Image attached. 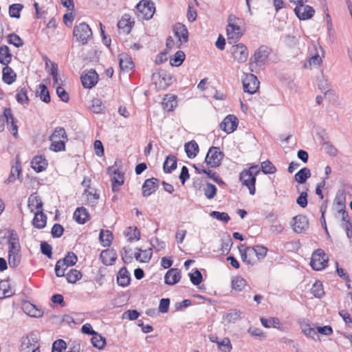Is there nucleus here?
<instances>
[{
	"instance_id": "59",
	"label": "nucleus",
	"mask_w": 352,
	"mask_h": 352,
	"mask_svg": "<svg viewBox=\"0 0 352 352\" xmlns=\"http://www.w3.org/2000/svg\"><path fill=\"white\" fill-rule=\"evenodd\" d=\"M69 267L66 263H63L62 259H59L55 265V274L57 277L65 276V272Z\"/></svg>"
},
{
	"instance_id": "30",
	"label": "nucleus",
	"mask_w": 352,
	"mask_h": 352,
	"mask_svg": "<svg viewBox=\"0 0 352 352\" xmlns=\"http://www.w3.org/2000/svg\"><path fill=\"white\" fill-rule=\"evenodd\" d=\"M177 105V97L174 95H166L162 102V107L167 111H172Z\"/></svg>"
},
{
	"instance_id": "43",
	"label": "nucleus",
	"mask_w": 352,
	"mask_h": 352,
	"mask_svg": "<svg viewBox=\"0 0 352 352\" xmlns=\"http://www.w3.org/2000/svg\"><path fill=\"white\" fill-rule=\"evenodd\" d=\"M65 276L68 283H75L82 278V274L79 270L72 269L66 274H65Z\"/></svg>"
},
{
	"instance_id": "16",
	"label": "nucleus",
	"mask_w": 352,
	"mask_h": 352,
	"mask_svg": "<svg viewBox=\"0 0 352 352\" xmlns=\"http://www.w3.org/2000/svg\"><path fill=\"white\" fill-rule=\"evenodd\" d=\"M4 116L7 122L8 129L12 131L14 137H18V126L16 125V119L12 114V111L10 108L4 109Z\"/></svg>"
},
{
	"instance_id": "6",
	"label": "nucleus",
	"mask_w": 352,
	"mask_h": 352,
	"mask_svg": "<svg viewBox=\"0 0 352 352\" xmlns=\"http://www.w3.org/2000/svg\"><path fill=\"white\" fill-rule=\"evenodd\" d=\"M328 261L324 251L322 249H317L312 254L310 265L313 270L320 271L327 267Z\"/></svg>"
},
{
	"instance_id": "14",
	"label": "nucleus",
	"mask_w": 352,
	"mask_h": 352,
	"mask_svg": "<svg viewBox=\"0 0 352 352\" xmlns=\"http://www.w3.org/2000/svg\"><path fill=\"white\" fill-rule=\"evenodd\" d=\"M238 124L239 120L235 116L228 115L220 123L219 127L226 133H231L236 129Z\"/></svg>"
},
{
	"instance_id": "28",
	"label": "nucleus",
	"mask_w": 352,
	"mask_h": 352,
	"mask_svg": "<svg viewBox=\"0 0 352 352\" xmlns=\"http://www.w3.org/2000/svg\"><path fill=\"white\" fill-rule=\"evenodd\" d=\"M184 150L188 157L192 159L197 155L199 148L197 142L192 140L185 144Z\"/></svg>"
},
{
	"instance_id": "34",
	"label": "nucleus",
	"mask_w": 352,
	"mask_h": 352,
	"mask_svg": "<svg viewBox=\"0 0 352 352\" xmlns=\"http://www.w3.org/2000/svg\"><path fill=\"white\" fill-rule=\"evenodd\" d=\"M311 170L307 167H304L298 170L294 175V179L298 184H303L307 179L311 177Z\"/></svg>"
},
{
	"instance_id": "45",
	"label": "nucleus",
	"mask_w": 352,
	"mask_h": 352,
	"mask_svg": "<svg viewBox=\"0 0 352 352\" xmlns=\"http://www.w3.org/2000/svg\"><path fill=\"white\" fill-rule=\"evenodd\" d=\"M50 140H68L66 131L63 127H56L52 134L50 136Z\"/></svg>"
},
{
	"instance_id": "10",
	"label": "nucleus",
	"mask_w": 352,
	"mask_h": 352,
	"mask_svg": "<svg viewBox=\"0 0 352 352\" xmlns=\"http://www.w3.org/2000/svg\"><path fill=\"white\" fill-rule=\"evenodd\" d=\"M272 52V49L267 45H261L255 52L254 55L250 58V64L263 63L268 58L269 55Z\"/></svg>"
},
{
	"instance_id": "3",
	"label": "nucleus",
	"mask_w": 352,
	"mask_h": 352,
	"mask_svg": "<svg viewBox=\"0 0 352 352\" xmlns=\"http://www.w3.org/2000/svg\"><path fill=\"white\" fill-rule=\"evenodd\" d=\"M138 16L143 20L151 19L155 12V3L151 0H141L136 6Z\"/></svg>"
},
{
	"instance_id": "64",
	"label": "nucleus",
	"mask_w": 352,
	"mask_h": 352,
	"mask_svg": "<svg viewBox=\"0 0 352 352\" xmlns=\"http://www.w3.org/2000/svg\"><path fill=\"white\" fill-rule=\"evenodd\" d=\"M345 201L346 197L344 192L341 190H338L336 193L334 202L340 206V208L345 209Z\"/></svg>"
},
{
	"instance_id": "8",
	"label": "nucleus",
	"mask_w": 352,
	"mask_h": 352,
	"mask_svg": "<svg viewBox=\"0 0 352 352\" xmlns=\"http://www.w3.org/2000/svg\"><path fill=\"white\" fill-rule=\"evenodd\" d=\"M23 352H41L39 340L34 333H30L23 338L21 345Z\"/></svg>"
},
{
	"instance_id": "27",
	"label": "nucleus",
	"mask_w": 352,
	"mask_h": 352,
	"mask_svg": "<svg viewBox=\"0 0 352 352\" xmlns=\"http://www.w3.org/2000/svg\"><path fill=\"white\" fill-rule=\"evenodd\" d=\"M119 65L121 70L128 72L134 67V63L131 57L126 54L119 56Z\"/></svg>"
},
{
	"instance_id": "46",
	"label": "nucleus",
	"mask_w": 352,
	"mask_h": 352,
	"mask_svg": "<svg viewBox=\"0 0 352 352\" xmlns=\"http://www.w3.org/2000/svg\"><path fill=\"white\" fill-rule=\"evenodd\" d=\"M52 142L50 146V150L54 152H60L65 151V142L67 140H50Z\"/></svg>"
},
{
	"instance_id": "50",
	"label": "nucleus",
	"mask_w": 352,
	"mask_h": 352,
	"mask_svg": "<svg viewBox=\"0 0 352 352\" xmlns=\"http://www.w3.org/2000/svg\"><path fill=\"white\" fill-rule=\"evenodd\" d=\"M300 328L302 329V331L305 335L314 339V336L316 335V331H315L314 328L311 327V324L309 323L308 320H303L300 323Z\"/></svg>"
},
{
	"instance_id": "33",
	"label": "nucleus",
	"mask_w": 352,
	"mask_h": 352,
	"mask_svg": "<svg viewBox=\"0 0 352 352\" xmlns=\"http://www.w3.org/2000/svg\"><path fill=\"white\" fill-rule=\"evenodd\" d=\"M152 254V248L144 250L138 249V252L135 253V258L141 263H148L151 258Z\"/></svg>"
},
{
	"instance_id": "47",
	"label": "nucleus",
	"mask_w": 352,
	"mask_h": 352,
	"mask_svg": "<svg viewBox=\"0 0 352 352\" xmlns=\"http://www.w3.org/2000/svg\"><path fill=\"white\" fill-rule=\"evenodd\" d=\"M125 235L130 242L134 240L138 241L140 239V231L137 227H129L125 232Z\"/></svg>"
},
{
	"instance_id": "20",
	"label": "nucleus",
	"mask_w": 352,
	"mask_h": 352,
	"mask_svg": "<svg viewBox=\"0 0 352 352\" xmlns=\"http://www.w3.org/2000/svg\"><path fill=\"white\" fill-rule=\"evenodd\" d=\"M181 278V271L177 268H170L164 276V283L168 285L177 283Z\"/></svg>"
},
{
	"instance_id": "24",
	"label": "nucleus",
	"mask_w": 352,
	"mask_h": 352,
	"mask_svg": "<svg viewBox=\"0 0 352 352\" xmlns=\"http://www.w3.org/2000/svg\"><path fill=\"white\" fill-rule=\"evenodd\" d=\"M100 258L104 265H111L115 263L117 255L114 250L107 249L101 252Z\"/></svg>"
},
{
	"instance_id": "25",
	"label": "nucleus",
	"mask_w": 352,
	"mask_h": 352,
	"mask_svg": "<svg viewBox=\"0 0 352 352\" xmlns=\"http://www.w3.org/2000/svg\"><path fill=\"white\" fill-rule=\"evenodd\" d=\"M47 223V215L43 210H38L34 212V217L32 219V225L38 229L44 228Z\"/></svg>"
},
{
	"instance_id": "22",
	"label": "nucleus",
	"mask_w": 352,
	"mask_h": 352,
	"mask_svg": "<svg viewBox=\"0 0 352 352\" xmlns=\"http://www.w3.org/2000/svg\"><path fill=\"white\" fill-rule=\"evenodd\" d=\"M131 275L126 267H122L117 274V283L118 285L126 287L130 284Z\"/></svg>"
},
{
	"instance_id": "17",
	"label": "nucleus",
	"mask_w": 352,
	"mask_h": 352,
	"mask_svg": "<svg viewBox=\"0 0 352 352\" xmlns=\"http://www.w3.org/2000/svg\"><path fill=\"white\" fill-rule=\"evenodd\" d=\"M173 32L175 36L178 38V41L180 43L179 45L188 42V32L186 27L184 24L181 23H177L173 26ZM178 47H179L180 46Z\"/></svg>"
},
{
	"instance_id": "2",
	"label": "nucleus",
	"mask_w": 352,
	"mask_h": 352,
	"mask_svg": "<svg viewBox=\"0 0 352 352\" xmlns=\"http://www.w3.org/2000/svg\"><path fill=\"white\" fill-rule=\"evenodd\" d=\"M240 21L241 19L234 14L228 16L226 32L228 41L230 44L236 43L244 34V31L241 28Z\"/></svg>"
},
{
	"instance_id": "42",
	"label": "nucleus",
	"mask_w": 352,
	"mask_h": 352,
	"mask_svg": "<svg viewBox=\"0 0 352 352\" xmlns=\"http://www.w3.org/2000/svg\"><path fill=\"white\" fill-rule=\"evenodd\" d=\"M16 101L22 104H28L30 102V99L28 96V89L25 87H23L19 90H17V93L16 94Z\"/></svg>"
},
{
	"instance_id": "36",
	"label": "nucleus",
	"mask_w": 352,
	"mask_h": 352,
	"mask_svg": "<svg viewBox=\"0 0 352 352\" xmlns=\"http://www.w3.org/2000/svg\"><path fill=\"white\" fill-rule=\"evenodd\" d=\"M36 96H39L40 99L45 102L49 103L51 100L49 90L44 84H40L36 91Z\"/></svg>"
},
{
	"instance_id": "53",
	"label": "nucleus",
	"mask_w": 352,
	"mask_h": 352,
	"mask_svg": "<svg viewBox=\"0 0 352 352\" xmlns=\"http://www.w3.org/2000/svg\"><path fill=\"white\" fill-rule=\"evenodd\" d=\"M260 170L264 174H273L276 172V166L268 160L261 163V168Z\"/></svg>"
},
{
	"instance_id": "13",
	"label": "nucleus",
	"mask_w": 352,
	"mask_h": 352,
	"mask_svg": "<svg viewBox=\"0 0 352 352\" xmlns=\"http://www.w3.org/2000/svg\"><path fill=\"white\" fill-rule=\"evenodd\" d=\"M294 13L300 20H307L311 19L314 13L315 10L313 7L305 5V3H300L296 5L294 9Z\"/></svg>"
},
{
	"instance_id": "23",
	"label": "nucleus",
	"mask_w": 352,
	"mask_h": 352,
	"mask_svg": "<svg viewBox=\"0 0 352 352\" xmlns=\"http://www.w3.org/2000/svg\"><path fill=\"white\" fill-rule=\"evenodd\" d=\"M88 210L84 207H79L74 212L73 218L79 224H85L89 219Z\"/></svg>"
},
{
	"instance_id": "12",
	"label": "nucleus",
	"mask_w": 352,
	"mask_h": 352,
	"mask_svg": "<svg viewBox=\"0 0 352 352\" xmlns=\"http://www.w3.org/2000/svg\"><path fill=\"white\" fill-rule=\"evenodd\" d=\"M231 54L234 60L239 63H245L248 57L247 47L243 43L233 45L230 48Z\"/></svg>"
},
{
	"instance_id": "7",
	"label": "nucleus",
	"mask_w": 352,
	"mask_h": 352,
	"mask_svg": "<svg viewBox=\"0 0 352 352\" xmlns=\"http://www.w3.org/2000/svg\"><path fill=\"white\" fill-rule=\"evenodd\" d=\"M117 162H115L113 166L107 168L108 174L113 175L111 178L112 191L116 192L120 190L118 186H122L124 182V174L120 171L119 168H116Z\"/></svg>"
},
{
	"instance_id": "39",
	"label": "nucleus",
	"mask_w": 352,
	"mask_h": 352,
	"mask_svg": "<svg viewBox=\"0 0 352 352\" xmlns=\"http://www.w3.org/2000/svg\"><path fill=\"white\" fill-rule=\"evenodd\" d=\"M28 207L30 208L31 212L34 210H43V202L38 196L33 197L31 195L28 199Z\"/></svg>"
},
{
	"instance_id": "49",
	"label": "nucleus",
	"mask_w": 352,
	"mask_h": 352,
	"mask_svg": "<svg viewBox=\"0 0 352 352\" xmlns=\"http://www.w3.org/2000/svg\"><path fill=\"white\" fill-rule=\"evenodd\" d=\"M21 254L20 252L8 254V264L11 268H16L21 262Z\"/></svg>"
},
{
	"instance_id": "15",
	"label": "nucleus",
	"mask_w": 352,
	"mask_h": 352,
	"mask_svg": "<svg viewBox=\"0 0 352 352\" xmlns=\"http://www.w3.org/2000/svg\"><path fill=\"white\" fill-rule=\"evenodd\" d=\"M160 181L157 178L151 177L144 181L142 190L143 197H147L159 188Z\"/></svg>"
},
{
	"instance_id": "48",
	"label": "nucleus",
	"mask_w": 352,
	"mask_h": 352,
	"mask_svg": "<svg viewBox=\"0 0 352 352\" xmlns=\"http://www.w3.org/2000/svg\"><path fill=\"white\" fill-rule=\"evenodd\" d=\"M245 286H247V282L241 276H236L232 280V289L236 291L241 292Z\"/></svg>"
},
{
	"instance_id": "60",
	"label": "nucleus",
	"mask_w": 352,
	"mask_h": 352,
	"mask_svg": "<svg viewBox=\"0 0 352 352\" xmlns=\"http://www.w3.org/2000/svg\"><path fill=\"white\" fill-rule=\"evenodd\" d=\"M8 43L12 44L16 47H22L24 45V42L22 38L14 33H11L8 35Z\"/></svg>"
},
{
	"instance_id": "26",
	"label": "nucleus",
	"mask_w": 352,
	"mask_h": 352,
	"mask_svg": "<svg viewBox=\"0 0 352 352\" xmlns=\"http://www.w3.org/2000/svg\"><path fill=\"white\" fill-rule=\"evenodd\" d=\"M16 79V74L14 72V70L8 66V65H5V67L2 69V80L3 81L8 84H12Z\"/></svg>"
},
{
	"instance_id": "41",
	"label": "nucleus",
	"mask_w": 352,
	"mask_h": 352,
	"mask_svg": "<svg viewBox=\"0 0 352 352\" xmlns=\"http://www.w3.org/2000/svg\"><path fill=\"white\" fill-rule=\"evenodd\" d=\"M311 293L317 298H322L324 296L323 285L320 280H316L313 284Z\"/></svg>"
},
{
	"instance_id": "44",
	"label": "nucleus",
	"mask_w": 352,
	"mask_h": 352,
	"mask_svg": "<svg viewBox=\"0 0 352 352\" xmlns=\"http://www.w3.org/2000/svg\"><path fill=\"white\" fill-rule=\"evenodd\" d=\"M91 340L94 346L98 349H102L106 345V339L97 332L92 336Z\"/></svg>"
},
{
	"instance_id": "4",
	"label": "nucleus",
	"mask_w": 352,
	"mask_h": 352,
	"mask_svg": "<svg viewBox=\"0 0 352 352\" xmlns=\"http://www.w3.org/2000/svg\"><path fill=\"white\" fill-rule=\"evenodd\" d=\"M223 156V153L219 147L211 146L206 154L204 162L208 168H217L221 165Z\"/></svg>"
},
{
	"instance_id": "61",
	"label": "nucleus",
	"mask_w": 352,
	"mask_h": 352,
	"mask_svg": "<svg viewBox=\"0 0 352 352\" xmlns=\"http://www.w3.org/2000/svg\"><path fill=\"white\" fill-rule=\"evenodd\" d=\"M219 349L223 352H230L232 346L228 338H223L221 341L217 342Z\"/></svg>"
},
{
	"instance_id": "18",
	"label": "nucleus",
	"mask_w": 352,
	"mask_h": 352,
	"mask_svg": "<svg viewBox=\"0 0 352 352\" xmlns=\"http://www.w3.org/2000/svg\"><path fill=\"white\" fill-rule=\"evenodd\" d=\"M293 230L296 233H301L308 228V220L305 215H297L293 218Z\"/></svg>"
},
{
	"instance_id": "56",
	"label": "nucleus",
	"mask_w": 352,
	"mask_h": 352,
	"mask_svg": "<svg viewBox=\"0 0 352 352\" xmlns=\"http://www.w3.org/2000/svg\"><path fill=\"white\" fill-rule=\"evenodd\" d=\"M63 263H66L67 266L72 267L76 265L78 261L76 254L73 252H68L65 256L62 258Z\"/></svg>"
},
{
	"instance_id": "1",
	"label": "nucleus",
	"mask_w": 352,
	"mask_h": 352,
	"mask_svg": "<svg viewBox=\"0 0 352 352\" xmlns=\"http://www.w3.org/2000/svg\"><path fill=\"white\" fill-rule=\"evenodd\" d=\"M261 172L258 165H251L248 168L243 169L239 174V181L246 186L251 195L256 193V175Z\"/></svg>"
},
{
	"instance_id": "31",
	"label": "nucleus",
	"mask_w": 352,
	"mask_h": 352,
	"mask_svg": "<svg viewBox=\"0 0 352 352\" xmlns=\"http://www.w3.org/2000/svg\"><path fill=\"white\" fill-rule=\"evenodd\" d=\"M177 168V158L175 155H169L166 157L164 164L163 170L166 173H171Z\"/></svg>"
},
{
	"instance_id": "63",
	"label": "nucleus",
	"mask_w": 352,
	"mask_h": 352,
	"mask_svg": "<svg viewBox=\"0 0 352 352\" xmlns=\"http://www.w3.org/2000/svg\"><path fill=\"white\" fill-rule=\"evenodd\" d=\"M67 347V344L65 340L58 339L54 342L52 344V352H63V349Z\"/></svg>"
},
{
	"instance_id": "51",
	"label": "nucleus",
	"mask_w": 352,
	"mask_h": 352,
	"mask_svg": "<svg viewBox=\"0 0 352 352\" xmlns=\"http://www.w3.org/2000/svg\"><path fill=\"white\" fill-rule=\"evenodd\" d=\"M204 195L207 199H212L216 196L217 188L214 184L207 183L206 186L204 188Z\"/></svg>"
},
{
	"instance_id": "21",
	"label": "nucleus",
	"mask_w": 352,
	"mask_h": 352,
	"mask_svg": "<svg viewBox=\"0 0 352 352\" xmlns=\"http://www.w3.org/2000/svg\"><path fill=\"white\" fill-rule=\"evenodd\" d=\"M8 254L21 251L19 239L14 230H12L8 236Z\"/></svg>"
},
{
	"instance_id": "58",
	"label": "nucleus",
	"mask_w": 352,
	"mask_h": 352,
	"mask_svg": "<svg viewBox=\"0 0 352 352\" xmlns=\"http://www.w3.org/2000/svg\"><path fill=\"white\" fill-rule=\"evenodd\" d=\"M251 252L256 254L258 259H263L265 257L267 254V248L263 245H258L253 247L251 249Z\"/></svg>"
},
{
	"instance_id": "55",
	"label": "nucleus",
	"mask_w": 352,
	"mask_h": 352,
	"mask_svg": "<svg viewBox=\"0 0 352 352\" xmlns=\"http://www.w3.org/2000/svg\"><path fill=\"white\" fill-rule=\"evenodd\" d=\"M23 8V6L21 3H14L9 7V15L12 18L19 19L20 17V12Z\"/></svg>"
},
{
	"instance_id": "19",
	"label": "nucleus",
	"mask_w": 352,
	"mask_h": 352,
	"mask_svg": "<svg viewBox=\"0 0 352 352\" xmlns=\"http://www.w3.org/2000/svg\"><path fill=\"white\" fill-rule=\"evenodd\" d=\"M48 163L44 155H36L31 161V167L36 172L41 173L47 168Z\"/></svg>"
},
{
	"instance_id": "9",
	"label": "nucleus",
	"mask_w": 352,
	"mask_h": 352,
	"mask_svg": "<svg viewBox=\"0 0 352 352\" xmlns=\"http://www.w3.org/2000/svg\"><path fill=\"white\" fill-rule=\"evenodd\" d=\"M242 83L243 91L250 94L256 93L260 84L257 77L252 74H247Z\"/></svg>"
},
{
	"instance_id": "32",
	"label": "nucleus",
	"mask_w": 352,
	"mask_h": 352,
	"mask_svg": "<svg viewBox=\"0 0 352 352\" xmlns=\"http://www.w3.org/2000/svg\"><path fill=\"white\" fill-rule=\"evenodd\" d=\"M12 54L7 45L0 46V63L3 65H8L12 60Z\"/></svg>"
},
{
	"instance_id": "38",
	"label": "nucleus",
	"mask_w": 352,
	"mask_h": 352,
	"mask_svg": "<svg viewBox=\"0 0 352 352\" xmlns=\"http://www.w3.org/2000/svg\"><path fill=\"white\" fill-rule=\"evenodd\" d=\"M21 173V162L19 160H16L15 164L12 166L10 174L6 181L7 183H12L15 181L16 177L15 175H17V177L20 178V175Z\"/></svg>"
},
{
	"instance_id": "40",
	"label": "nucleus",
	"mask_w": 352,
	"mask_h": 352,
	"mask_svg": "<svg viewBox=\"0 0 352 352\" xmlns=\"http://www.w3.org/2000/svg\"><path fill=\"white\" fill-rule=\"evenodd\" d=\"M89 109L94 113H102L104 111L105 106L100 98H94L91 100Z\"/></svg>"
},
{
	"instance_id": "37",
	"label": "nucleus",
	"mask_w": 352,
	"mask_h": 352,
	"mask_svg": "<svg viewBox=\"0 0 352 352\" xmlns=\"http://www.w3.org/2000/svg\"><path fill=\"white\" fill-rule=\"evenodd\" d=\"M23 310L25 314L31 317L39 318L43 314L41 309H37L35 305L31 303L25 304L23 305Z\"/></svg>"
},
{
	"instance_id": "35",
	"label": "nucleus",
	"mask_w": 352,
	"mask_h": 352,
	"mask_svg": "<svg viewBox=\"0 0 352 352\" xmlns=\"http://www.w3.org/2000/svg\"><path fill=\"white\" fill-rule=\"evenodd\" d=\"M113 236L111 231L101 230L99 234V240L103 247H109L112 243Z\"/></svg>"
},
{
	"instance_id": "54",
	"label": "nucleus",
	"mask_w": 352,
	"mask_h": 352,
	"mask_svg": "<svg viewBox=\"0 0 352 352\" xmlns=\"http://www.w3.org/2000/svg\"><path fill=\"white\" fill-rule=\"evenodd\" d=\"M185 59V54L183 51L179 50L175 54L173 58H170V63L173 66L178 67L182 64Z\"/></svg>"
},
{
	"instance_id": "57",
	"label": "nucleus",
	"mask_w": 352,
	"mask_h": 352,
	"mask_svg": "<svg viewBox=\"0 0 352 352\" xmlns=\"http://www.w3.org/2000/svg\"><path fill=\"white\" fill-rule=\"evenodd\" d=\"M188 276L190 277L191 283L194 285H199L203 280L202 274L201 272L197 268L194 270L193 273H189Z\"/></svg>"
},
{
	"instance_id": "5",
	"label": "nucleus",
	"mask_w": 352,
	"mask_h": 352,
	"mask_svg": "<svg viewBox=\"0 0 352 352\" xmlns=\"http://www.w3.org/2000/svg\"><path fill=\"white\" fill-rule=\"evenodd\" d=\"M73 34L77 41L85 45L87 43L89 38L92 36V31L89 25L83 22L75 25Z\"/></svg>"
},
{
	"instance_id": "62",
	"label": "nucleus",
	"mask_w": 352,
	"mask_h": 352,
	"mask_svg": "<svg viewBox=\"0 0 352 352\" xmlns=\"http://www.w3.org/2000/svg\"><path fill=\"white\" fill-rule=\"evenodd\" d=\"M41 252L46 256L48 258H52V247L46 241H41Z\"/></svg>"
},
{
	"instance_id": "11",
	"label": "nucleus",
	"mask_w": 352,
	"mask_h": 352,
	"mask_svg": "<svg viewBox=\"0 0 352 352\" xmlns=\"http://www.w3.org/2000/svg\"><path fill=\"white\" fill-rule=\"evenodd\" d=\"M80 80L84 88L91 89L94 87L98 81V75L96 72L91 69L85 71L81 74Z\"/></svg>"
},
{
	"instance_id": "52",
	"label": "nucleus",
	"mask_w": 352,
	"mask_h": 352,
	"mask_svg": "<svg viewBox=\"0 0 352 352\" xmlns=\"http://www.w3.org/2000/svg\"><path fill=\"white\" fill-rule=\"evenodd\" d=\"M119 29H122L124 32L129 34L132 28V23L129 18L123 16L118 23Z\"/></svg>"
},
{
	"instance_id": "29",
	"label": "nucleus",
	"mask_w": 352,
	"mask_h": 352,
	"mask_svg": "<svg viewBox=\"0 0 352 352\" xmlns=\"http://www.w3.org/2000/svg\"><path fill=\"white\" fill-rule=\"evenodd\" d=\"M14 294V290L8 280H1L0 283V298L11 297Z\"/></svg>"
}]
</instances>
